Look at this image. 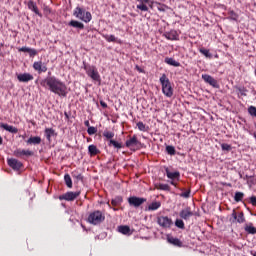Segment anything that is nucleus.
Listing matches in <instances>:
<instances>
[{
    "label": "nucleus",
    "instance_id": "nucleus-18",
    "mask_svg": "<svg viewBox=\"0 0 256 256\" xmlns=\"http://www.w3.org/2000/svg\"><path fill=\"white\" fill-rule=\"evenodd\" d=\"M139 144V141L137 140L136 136H133L129 140L126 141V147H129L130 149H133V147H137Z\"/></svg>",
    "mask_w": 256,
    "mask_h": 256
},
{
    "label": "nucleus",
    "instance_id": "nucleus-29",
    "mask_svg": "<svg viewBox=\"0 0 256 256\" xmlns=\"http://www.w3.org/2000/svg\"><path fill=\"white\" fill-rule=\"evenodd\" d=\"M45 135H46V138L48 139V141H51V137H53V135H55V130H53L52 128H46Z\"/></svg>",
    "mask_w": 256,
    "mask_h": 256
},
{
    "label": "nucleus",
    "instance_id": "nucleus-28",
    "mask_svg": "<svg viewBox=\"0 0 256 256\" xmlns=\"http://www.w3.org/2000/svg\"><path fill=\"white\" fill-rule=\"evenodd\" d=\"M64 181L69 189H71V187H73V181L71 180V176L69 174H65Z\"/></svg>",
    "mask_w": 256,
    "mask_h": 256
},
{
    "label": "nucleus",
    "instance_id": "nucleus-58",
    "mask_svg": "<svg viewBox=\"0 0 256 256\" xmlns=\"http://www.w3.org/2000/svg\"><path fill=\"white\" fill-rule=\"evenodd\" d=\"M254 256H256V253L254 254Z\"/></svg>",
    "mask_w": 256,
    "mask_h": 256
},
{
    "label": "nucleus",
    "instance_id": "nucleus-49",
    "mask_svg": "<svg viewBox=\"0 0 256 256\" xmlns=\"http://www.w3.org/2000/svg\"><path fill=\"white\" fill-rule=\"evenodd\" d=\"M250 203H251L252 205H254V207L256 206V197H255V196H252V197L250 198Z\"/></svg>",
    "mask_w": 256,
    "mask_h": 256
},
{
    "label": "nucleus",
    "instance_id": "nucleus-52",
    "mask_svg": "<svg viewBox=\"0 0 256 256\" xmlns=\"http://www.w3.org/2000/svg\"><path fill=\"white\" fill-rule=\"evenodd\" d=\"M100 105H101V107H103L104 109H106V107H107V103H105V102H103V101L100 102Z\"/></svg>",
    "mask_w": 256,
    "mask_h": 256
},
{
    "label": "nucleus",
    "instance_id": "nucleus-14",
    "mask_svg": "<svg viewBox=\"0 0 256 256\" xmlns=\"http://www.w3.org/2000/svg\"><path fill=\"white\" fill-rule=\"evenodd\" d=\"M17 79L20 83H29V81H33V75L30 73H22L17 75Z\"/></svg>",
    "mask_w": 256,
    "mask_h": 256
},
{
    "label": "nucleus",
    "instance_id": "nucleus-55",
    "mask_svg": "<svg viewBox=\"0 0 256 256\" xmlns=\"http://www.w3.org/2000/svg\"><path fill=\"white\" fill-rule=\"evenodd\" d=\"M3 144V138L0 137V145Z\"/></svg>",
    "mask_w": 256,
    "mask_h": 256
},
{
    "label": "nucleus",
    "instance_id": "nucleus-42",
    "mask_svg": "<svg viewBox=\"0 0 256 256\" xmlns=\"http://www.w3.org/2000/svg\"><path fill=\"white\" fill-rule=\"evenodd\" d=\"M248 113H249L250 115H252V117H256V107L250 106V107L248 108Z\"/></svg>",
    "mask_w": 256,
    "mask_h": 256
},
{
    "label": "nucleus",
    "instance_id": "nucleus-17",
    "mask_svg": "<svg viewBox=\"0 0 256 256\" xmlns=\"http://www.w3.org/2000/svg\"><path fill=\"white\" fill-rule=\"evenodd\" d=\"M0 127L4 129L5 131H8L9 133H18V129L14 126H11L9 124L1 123Z\"/></svg>",
    "mask_w": 256,
    "mask_h": 256
},
{
    "label": "nucleus",
    "instance_id": "nucleus-5",
    "mask_svg": "<svg viewBox=\"0 0 256 256\" xmlns=\"http://www.w3.org/2000/svg\"><path fill=\"white\" fill-rule=\"evenodd\" d=\"M157 223L164 229H169L173 225V220L167 216H160L157 218Z\"/></svg>",
    "mask_w": 256,
    "mask_h": 256
},
{
    "label": "nucleus",
    "instance_id": "nucleus-19",
    "mask_svg": "<svg viewBox=\"0 0 256 256\" xmlns=\"http://www.w3.org/2000/svg\"><path fill=\"white\" fill-rule=\"evenodd\" d=\"M26 143L28 145H40L41 144V137L39 136H34V137H30Z\"/></svg>",
    "mask_w": 256,
    "mask_h": 256
},
{
    "label": "nucleus",
    "instance_id": "nucleus-48",
    "mask_svg": "<svg viewBox=\"0 0 256 256\" xmlns=\"http://www.w3.org/2000/svg\"><path fill=\"white\" fill-rule=\"evenodd\" d=\"M189 195H191V192L190 191H186V192L181 194V197H184L185 199H189Z\"/></svg>",
    "mask_w": 256,
    "mask_h": 256
},
{
    "label": "nucleus",
    "instance_id": "nucleus-12",
    "mask_svg": "<svg viewBox=\"0 0 256 256\" xmlns=\"http://www.w3.org/2000/svg\"><path fill=\"white\" fill-rule=\"evenodd\" d=\"M79 195H81V192H67L66 194L60 196V199H64L65 201H75Z\"/></svg>",
    "mask_w": 256,
    "mask_h": 256
},
{
    "label": "nucleus",
    "instance_id": "nucleus-1",
    "mask_svg": "<svg viewBox=\"0 0 256 256\" xmlns=\"http://www.w3.org/2000/svg\"><path fill=\"white\" fill-rule=\"evenodd\" d=\"M42 87L49 89L55 95H59V97H67V85H65L59 78L55 76L47 77L46 79L40 82Z\"/></svg>",
    "mask_w": 256,
    "mask_h": 256
},
{
    "label": "nucleus",
    "instance_id": "nucleus-56",
    "mask_svg": "<svg viewBox=\"0 0 256 256\" xmlns=\"http://www.w3.org/2000/svg\"><path fill=\"white\" fill-rule=\"evenodd\" d=\"M65 115H66V117H69V116L67 115V113H65Z\"/></svg>",
    "mask_w": 256,
    "mask_h": 256
},
{
    "label": "nucleus",
    "instance_id": "nucleus-27",
    "mask_svg": "<svg viewBox=\"0 0 256 256\" xmlns=\"http://www.w3.org/2000/svg\"><path fill=\"white\" fill-rule=\"evenodd\" d=\"M165 63H167V65H171L172 67H179V65H181L179 62H177L173 58H166Z\"/></svg>",
    "mask_w": 256,
    "mask_h": 256
},
{
    "label": "nucleus",
    "instance_id": "nucleus-26",
    "mask_svg": "<svg viewBox=\"0 0 256 256\" xmlns=\"http://www.w3.org/2000/svg\"><path fill=\"white\" fill-rule=\"evenodd\" d=\"M28 8L30 9V11H33L36 15H39L41 17V13H39L37 5H35L33 2L28 3Z\"/></svg>",
    "mask_w": 256,
    "mask_h": 256
},
{
    "label": "nucleus",
    "instance_id": "nucleus-21",
    "mask_svg": "<svg viewBox=\"0 0 256 256\" xmlns=\"http://www.w3.org/2000/svg\"><path fill=\"white\" fill-rule=\"evenodd\" d=\"M22 53H29L30 57H35L37 55V50L29 48V47H22L19 49Z\"/></svg>",
    "mask_w": 256,
    "mask_h": 256
},
{
    "label": "nucleus",
    "instance_id": "nucleus-38",
    "mask_svg": "<svg viewBox=\"0 0 256 256\" xmlns=\"http://www.w3.org/2000/svg\"><path fill=\"white\" fill-rule=\"evenodd\" d=\"M103 136L106 137V139H113L115 137V133L111 131H104Z\"/></svg>",
    "mask_w": 256,
    "mask_h": 256
},
{
    "label": "nucleus",
    "instance_id": "nucleus-25",
    "mask_svg": "<svg viewBox=\"0 0 256 256\" xmlns=\"http://www.w3.org/2000/svg\"><path fill=\"white\" fill-rule=\"evenodd\" d=\"M118 231L122 233V235H131V228H129V226H119Z\"/></svg>",
    "mask_w": 256,
    "mask_h": 256
},
{
    "label": "nucleus",
    "instance_id": "nucleus-16",
    "mask_svg": "<svg viewBox=\"0 0 256 256\" xmlns=\"http://www.w3.org/2000/svg\"><path fill=\"white\" fill-rule=\"evenodd\" d=\"M14 155L16 157H23V156H25V157H33V151L18 149V150L14 151Z\"/></svg>",
    "mask_w": 256,
    "mask_h": 256
},
{
    "label": "nucleus",
    "instance_id": "nucleus-4",
    "mask_svg": "<svg viewBox=\"0 0 256 256\" xmlns=\"http://www.w3.org/2000/svg\"><path fill=\"white\" fill-rule=\"evenodd\" d=\"M103 221H105V216L99 210L90 213L88 216V222H90L91 225H99L103 223Z\"/></svg>",
    "mask_w": 256,
    "mask_h": 256
},
{
    "label": "nucleus",
    "instance_id": "nucleus-50",
    "mask_svg": "<svg viewBox=\"0 0 256 256\" xmlns=\"http://www.w3.org/2000/svg\"><path fill=\"white\" fill-rule=\"evenodd\" d=\"M231 13V19H233V21H237V14H235L234 12H230Z\"/></svg>",
    "mask_w": 256,
    "mask_h": 256
},
{
    "label": "nucleus",
    "instance_id": "nucleus-33",
    "mask_svg": "<svg viewBox=\"0 0 256 256\" xmlns=\"http://www.w3.org/2000/svg\"><path fill=\"white\" fill-rule=\"evenodd\" d=\"M200 53H202V55H204V57H206L207 59H212L213 58V54H211V52H209V50L207 49H200Z\"/></svg>",
    "mask_w": 256,
    "mask_h": 256
},
{
    "label": "nucleus",
    "instance_id": "nucleus-39",
    "mask_svg": "<svg viewBox=\"0 0 256 256\" xmlns=\"http://www.w3.org/2000/svg\"><path fill=\"white\" fill-rule=\"evenodd\" d=\"M239 95L246 96L247 95V89L245 87H237L236 88Z\"/></svg>",
    "mask_w": 256,
    "mask_h": 256
},
{
    "label": "nucleus",
    "instance_id": "nucleus-13",
    "mask_svg": "<svg viewBox=\"0 0 256 256\" xmlns=\"http://www.w3.org/2000/svg\"><path fill=\"white\" fill-rule=\"evenodd\" d=\"M8 165L9 167L13 168L14 171H19L23 167V163L17 159H8Z\"/></svg>",
    "mask_w": 256,
    "mask_h": 256
},
{
    "label": "nucleus",
    "instance_id": "nucleus-2",
    "mask_svg": "<svg viewBox=\"0 0 256 256\" xmlns=\"http://www.w3.org/2000/svg\"><path fill=\"white\" fill-rule=\"evenodd\" d=\"M74 17L76 19H80V21H83L84 23L91 22V19H93V16H91V12L86 11L85 9L81 7H76L73 12Z\"/></svg>",
    "mask_w": 256,
    "mask_h": 256
},
{
    "label": "nucleus",
    "instance_id": "nucleus-34",
    "mask_svg": "<svg viewBox=\"0 0 256 256\" xmlns=\"http://www.w3.org/2000/svg\"><path fill=\"white\" fill-rule=\"evenodd\" d=\"M88 151H89L90 155H97V153H99V149H97V146H95V145H90L88 147Z\"/></svg>",
    "mask_w": 256,
    "mask_h": 256
},
{
    "label": "nucleus",
    "instance_id": "nucleus-37",
    "mask_svg": "<svg viewBox=\"0 0 256 256\" xmlns=\"http://www.w3.org/2000/svg\"><path fill=\"white\" fill-rule=\"evenodd\" d=\"M175 225L178 229H185V222L182 219H176Z\"/></svg>",
    "mask_w": 256,
    "mask_h": 256
},
{
    "label": "nucleus",
    "instance_id": "nucleus-43",
    "mask_svg": "<svg viewBox=\"0 0 256 256\" xmlns=\"http://www.w3.org/2000/svg\"><path fill=\"white\" fill-rule=\"evenodd\" d=\"M87 133L88 135H95V133H97V128L90 126L88 127Z\"/></svg>",
    "mask_w": 256,
    "mask_h": 256
},
{
    "label": "nucleus",
    "instance_id": "nucleus-36",
    "mask_svg": "<svg viewBox=\"0 0 256 256\" xmlns=\"http://www.w3.org/2000/svg\"><path fill=\"white\" fill-rule=\"evenodd\" d=\"M244 195L245 194H243V192H236L234 196V201H236V203H239V201H243Z\"/></svg>",
    "mask_w": 256,
    "mask_h": 256
},
{
    "label": "nucleus",
    "instance_id": "nucleus-40",
    "mask_svg": "<svg viewBox=\"0 0 256 256\" xmlns=\"http://www.w3.org/2000/svg\"><path fill=\"white\" fill-rule=\"evenodd\" d=\"M110 145H113V147H115L116 149H121V147H123L121 145V143L115 141V140H110Z\"/></svg>",
    "mask_w": 256,
    "mask_h": 256
},
{
    "label": "nucleus",
    "instance_id": "nucleus-46",
    "mask_svg": "<svg viewBox=\"0 0 256 256\" xmlns=\"http://www.w3.org/2000/svg\"><path fill=\"white\" fill-rule=\"evenodd\" d=\"M221 148L223 151H231V145L226 143L221 144Z\"/></svg>",
    "mask_w": 256,
    "mask_h": 256
},
{
    "label": "nucleus",
    "instance_id": "nucleus-47",
    "mask_svg": "<svg viewBox=\"0 0 256 256\" xmlns=\"http://www.w3.org/2000/svg\"><path fill=\"white\" fill-rule=\"evenodd\" d=\"M137 127L139 131H145V124L143 122H138Z\"/></svg>",
    "mask_w": 256,
    "mask_h": 256
},
{
    "label": "nucleus",
    "instance_id": "nucleus-53",
    "mask_svg": "<svg viewBox=\"0 0 256 256\" xmlns=\"http://www.w3.org/2000/svg\"><path fill=\"white\" fill-rule=\"evenodd\" d=\"M84 125L89 128V120H86V121L84 122Z\"/></svg>",
    "mask_w": 256,
    "mask_h": 256
},
{
    "label": "nucleus",
    "instance_id": "nucleus-6",
    "mask_svg": "<svg viewBox=\"0 0 256 256\" xmlns=\"http://www.w3.org/2000/svg\"><path fill=\"white\" fill-rule=\"evenodd\" d=\"M137 6L136 8L140 11H149V7H153L151 0H136ZM149 5V6H148Z\"/></svg>",
    "mask_w": 256,
    "mask_h": 256
},
{
    "label": "nucleus",
    "instance_id": "nucleus-15",
    "mask_svg": "<svg viewBox=\"0 0 256 256\" xmlns=\"http://www.w3.org/2000/svg\"><path fill=\"white\" fill-rule=\"evenodd\" d=\"M33 69L35 71H38V73H46L47 66L45 64H43V62L38 61V62H34Z\"/></svg>",
    "mask_w": 256,
    "mask_h": 256
},
{
    "label": "nucleus",
    "instance_id": "nucleus-35",
    "mask_svg": "<svg viewBox=\"0 0 256 256\" xmlns=\"http://www.w3.org/2000/svg\"><path fill=\"white\" fill-rule=\"evenodd\" d=\"M103 37L108 41V43H115V41H117V38L115 37V35L106 34Z\"/></svg>",
    "mask_w": 256,
    "mask_h": 256
},
{
    "label": "nucleus",
    "instance_id": "nucleus-30",
    "mask_svg": "<svg viewBox=\"0 0 256 256\" xmlns=\"http://www.w3.org/2000/svg\"><path fill=\"white\" fill-rule=\"evenodd\" d=\"M168 243H171V245H176L177 247H181V241L174 237H169Z\"/></svg>",
    "mask_w": 256,
    "mask_h": 256
},
{
    "label": "nucleus",
    "instance_id": "nucleus-41",
    "mask_svg": "<svg viewBox=\"0 0 256 256\" xmlns=\"http://www.w3.org/2000/svg\"><path fill=\"white\" fill-rule=\"evenodd\" d=\"M166 151L168 155H175V147L173 146H167Z\"/></svg>",
    "mask_w": 256,
    "mask_h": 256
},
{
    "label": "nucleus",
    "instance_id": "nucleus-32",
    "mask_svg": "<svg viewBox=\"0 0 256 256\" xmlns=\"http://www.w3.org/2000/svg\"><path fill=\"white\" fill-rule=\"evenodd\" d=\"M111 203L114 207H117V205H121V203H123V198L121 196H117L114 199H112Z\"/></svg>",
    "mask_w": 256,
    "mask_h": 256
},
{
    "label": "nucleus",
    "instance_id": "nucleus-9",
    "mask_svg": "<svg viewBox=\"0 0 256 256\" xmlns=\"http://www.w3.org/2000/svg\"><path fill=\"white\" fill-rule=\"evenodd\" d=\"M202 79L205 81V83H208V85H211V87H214L215 89H219V83H217V80H215L213 76L209 74H203Z\"/></svg>",
    "mask_w": 256,
    "mask_h": 256
},
{
    "label": "nucleus",
    "instance_id": "nucleus-23",
    "mask_svg": "<svg viewBox=\"0 0 256 256\" xmlns=\"http://www.w3.org/2000/svg\"><path fill=\"white\" fill-rule=\"evenodd\" d=\"M166 175L168 179L175 181V179H179V172H171L169 169H166Z\"/></svg>",
    "mask_w": 256,
    "mask_h": 256
},
{
    "label": "nucleus",
    "instance_id": "nucleus-57",
    "mask_svg": "<svg viewBox=\"0 0 256 256\" xmlns=\"http://www.w3.org/2000/svg\"><path fill=\"white\" fill-rule=\"evenodd\" d=\"M114 211H117V209H116V208H114Z\"/></svg>",
    "mask_w": 256,
    "mask_h": 256
},
{
    "label": "nucleus",
    "instance_id": "nucleus-10",
    "mask_svg": "<svg viewBox=\"0 0 256 256\" xmlns=\"http://www.w3.org/2000/svg\"><path fill=\"white\" fill-rule=\"evenodd\" d=\"M194 213L191 211V207H186L182 209L179 213V216L184 219V221H189L193 217Z\"/></svg>",
    "mask_w": 256,
    "mask_h": 256
},
{
    "label": "nucleus",
    "instance_id": "nucleus-31",
    "mask_svg": "<svg viewBox=\"0 0 256 256\" xmlns=\"http://www.w3.org/2000/svg\"><path fill=\"white\" fill-rule=\"evenodd\" d=\"M161 207V202H153L148 206L149 211H157Z\"/></svg>",
    "mask_w": 256,
    "mask_h": 256
},
{
    "label": "nucleus",
    "instance_id": "nucleus-7",
    "mask_svg": "<svg viewBox=\"0 0 256 256\" xmlns=\"http://www.w3.org/2000/svg\"><path fill=\"white\" fill-rule=\"evenodd\" d=\"M87 75L91 77L93 81H97L98 83H101V76L99 75V72L95 67H90L86 71Z\"/></svg>",
    "mask_w": 256,
    "mask_h": 256
},
{
    "label": "nucleus",
    "instance_id": "nucleus-20",
    "mask_svg": "<svg viewBox=\"0 0 256 256\" xmlns=\"http://www.w3.org/2000/svg\"><path fill=\"white\" fill-rule=\"evenodd\" d=\"M232 217L237 220V223H245V215L243 212L237 214L235 211H233Z\"/></svg>",
    "mask_w": 256,
    "mask_h": 256
},
{
    "label": "nucleus",
    "instance_id": "nucleus-8",
    "mask_svg": "<svg viewBox=\"0 0 256 256\" xmlns=\"http://www.w3.org/2000/svg\"><path fill=\"white\" fill-rule=\"evenodd\" d=\"M145 201H147V199L139 198V197H135V196L128 198V203L132 207H141V205H143V203H145Z\"/></svg>",
    "mask_w": 256,
    "mask_h": 256
},
{
    "label": "nucleus",
    "instance_id": "nucleus-45",
    "mask_svg": "<svg viewBox=\"0 0 256 256\" xmlns=\"http://www.w3.org/2000/svg\"><path fill=\"white\" fill-rule=\"evenodd\" d=\"M158 189L161 191H169V186L167 184H159Z\"/></svg>",
    "mask_w": 256,
    "mask_h": 256
},
{
    "label": "nucleus",
    "instance_id": "nucleus-54",
    "mask_svg": "<svg viewBox=\"0 0 256 256\" xmlns=\"http://www.w3.org/2000/svg\"><path fill=\"white\" fill-rule=\"evenodd\" d=\"M170 183H171V185H174V187L177 186V184H176L175 181H173V180H172Z\"/></svg>",
    "mask_w": 256,
    "mask_h": 256
},
{
    "label": "nucleus",
    "instance_id": "nucleus-11",
    "mask_svg": "<svg viewBox=\"0 0 256 256\" xmlns=\"http://www.w3.org/2000/svg\"><path fill=\"white\" fill-rule=\"evenodd\" d=\"M163 37L168 39V41H179V33L176 30H170L163 34Z\"/></svg>",
    "mask_w": 256,
    "mask_h": 256
},
{
    "label": "nucleus",
    "instance_id": "nucleus-22",
    "mask_svg": "<svg viewBox=\"0 0 256 256\" xmlns=\"http://www.w3.org/2000/svg\"><path fill=\"white\" fill-rule=\"evenodd\" d=\"M69 25L70 27H75L76 29H85V25L77 20H71Z\"/></svg>",
    "mask_w": 256,
    "mask_h": 256
},
{
    "label": "nucleus",
    "instance_id": "nucleus-3",
    "mask_svg": "<svg viewBox=\"0 0 256 256\" xmlns=\"http://www.w3.org/2000/svg\"><path fill=\"white\" fill-rule=\"evenodd\" d=\"M160 83L162 85V92L166 97H173V86H171V82L169 81V78H167V75L163 74L160 77Z\"/></svg>",
    "mask_w": 256,
    "mask_h": 256
},
{
    "label": "nucleus",
    "instance_id": "nucleus-51",
    "mask_svg": "<svg viewBox=\"0 0 256 256\" xmlns=\"http://www.w3.org/2000/svg\"><path fill=\"white\" fill-rule=\"evenodd\" d=\"M158 11H165V6L164 5H161L159 4V6L157 7Z\"/></svg>",
    "mask_w": 256,
    "mask_h": 256
},
{
    "label": "nucleus",
    "instance_id": "nucleus-44",
    "mask_svg": "<svg viewBox=\"0 0 256 256\" xmlns=\"http://www.w3.org/2000/svg\"><path fill=\"white\" fill-rule=\"evenodd\" d=\"M72 177H73L74 179H77L78 181H83V175H81V174H79V173H77V172H73V173H72Z\"/></svg>",
    "mask_w": 256,
    "mask_h": 256
},
{
    "label": "nucleus",
    "instance_id": "nucleus-24",
    "mask_svg": "<svg viewBox=\"0 0 256 256\" xmlns=\"http://www.w3.org/2000/svg\"><path fill=\"white\" fill-rule=\"evenodd\" d=\"M244 229H245L246 233H249L250 235L256 234V228L253 226L252 223L246 224Z\"/></svg>",
    "mask_w": 256,
    "mask_h": 256
}]
</instances>
